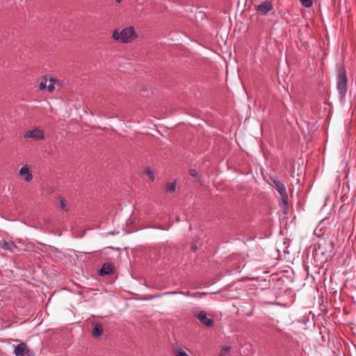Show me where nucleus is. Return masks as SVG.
Segmentation results:
<instances>
[{
	"mask_svg": "<svg viewBox=\"0 0 356 356\" xmlns=\"http://www.w3.org/2000/svg\"><path fill=\"white\" fill-rule=\"evenodd\" d=\"M138 37L134 26H127L122 30L116 29L113 31L111 38L121 43H129Z\"/></svg>",
	"mask_w": 356,
	"mask_h": 356,
	"instance_id": "obj_1",
	"label": "nucleus"
},
{
	"mask_svg": "<svg viewBox=\"0 0 356 356\" xmlns=\"http://www.w3.org/2000/svg\"><path fill=\"white\" fill-rule=\"evenodd\" d=\"M274 187L277 190L280 195V205L284 209L288 207V194L284 185L279 180L273 179Z\"/></svg>",
	"mask_w": 356,
	"mask_h": 356,
	"instance_id": "obj_2",
	"label": "nucleus"
},
{
	"mask_svg": "<svg viewBox=\"0 0 356 356\" xmlns=\"http://www.w3.org/2000/svg\"><path fill=\"white\" fill-rule=\"evenodd\" d=\"M193 314L202 325L207 327H212L213 325V321L208 318V315L204 311H198L197 309L193 310Z\"/></svg>",
	"mask_w": 356,
	"mask_h": 356,
	"instance_id": "obj_3",
	"label": "nucleus"
},
{
	"mask_svg": "<svg viewBox=\"0 0 356 356\" xmlns=\"http://www.w3.org/2000/svg\"><path fill=\"white\" fill-rule=\"evenodd\" d=\"M24 138H31L34 140H40L44 138V132L40 128H34L29 130L24 134Z\"/></svg>",
	"mask_w": 356,
	"mask_h": 356,
	"instance_id": "obj_4",
	"label": "nucleus"
},
{
	"mask_svg": "<svg viewBox=\"0 0 356 356\" xmlns=\"http://www.w3.org/2000/svg\"><path fill=\"white\" fill-rule=\"evenodd\" d=\"M337 88L339 93L344 95L347 90V79L344 72L338 76Z\"/></svg>",
	"mask_w": 356,
	"mask_h": 356,
	"instance_id": "obj_5",
	"label": "nucleus"
},
{
	"mask_svg": "<svg viewBox=\"0 0 356 356\" xmlns=\"http://www.w3.org/2000/svg\"><path fill=\"white\" fill-rule=\"evenodd\" d=\"M114 272V266L111 263H105L102 265L99 270V275L100 276H105L107 275L113 274Z\"/></svg>",
	"mask_w": 356,
	"mask_h": 356,
	"instance_id": "obj_6",
	"label": "nucleus"
},
{
	"mask_svg": "<svg viewBox=\"0 0 356 356\" xmlns=\"http://www.w3.org/2000/svg\"><path fill=\"white\" fill-rule=\"evenodd\" d=\"M19 175L26 181H31L33 179V175L27 165H24L20 168Z\"/></svg>",
	"mask_w": 356,
	"mask_h": 356,
	"instance_id": "obj_7",
	"label": "nucleus"
},
{
	"mask_svg": "<svg viewBox=\"0 0 356 356\" xmlns=\"http://www.w3.org/2000/svg\"><path fill=\"white\" fill-rule=\"evenodd\" d=\"M273 8V5L270 1H266L257 6V10L261 15H266L268 11Z\"/></svg>",
	"mask_w": 356,
	"mask_h": 356,
	"instance_id": "obj_8",
	"label": "nucleus"
},
{
	"mask_svg": "<svg viewBox=\"0 0 356 356\" xmlns=\"http://www.w3.org/2000/svg\"><path fill=\"white\" fill-rule=\"evenodd\" d=\"M30 350L27 348L26 345L22 342L17 345L14 350L15 356H24V354H29Z\"/></svg>",
	"mask_w": 356,
	"mask_h": 356,
	"instance_id": "obj_9",
	"label": "nucleus"
},
{
	"mask_svg": "<svg viewBox=\"0 0 356 356\" xmlns=\"http://www.w3.org/2000/svg\"><path fill=\"white\" fill-rule=\"evenodd\" d=\"M103 333V327L102 325L99 323H95L94 324L92 330V334L94 337H100Z\"/></svg>",
	"mask_w": 356,
	"mask_h": 356,
	"instance_id": "obj_10",
	"label": "nucleus"
},
{
	"mask_svg": "<svg viewBox=\"0 0 356 356\" xmlns=\"http://www.w3.org/2000/svg\"><path fill=\"white\" fill-rule=\"evenodd\" d=\"M144 174L147 177V178L153 181L154 180V173L149 167H145L144 169Z\"/></svg>",
	"mask_w": 356,
	"mask_h": 356,
	"instance_id": "obj_11",
	"label": "nucleus"
},
{
	"mask_svg": "<svg viewBox=\"0 0 356 356\" xmlns=\"http://www.w3.org/2000/svg\"><path fill=\"white\" fill-rule=\"evenodd\" d=\"M1 247L6 250H13V247L14 246V244L10 242H8L6 241H3L2 243H1Z\"/></svg>",
	"mask_w": 356,
	"mask_h": 356,
	"instance_id": "obj_12",
	"label": "nucleus"
},
{
	"mask_svg": "<svg viewBox=\"0 0 356 356\" xmlns=\"http://www.w3.org/2000/svg\"><path fill=\"white\" fill-rule=\"evenodd\" d=\"M47 77L46 76H42L39 83L40 90H43L47 89Z\"/></svg>",
	"mask_w": 356,
	"mask_h": 356,
	"instance_id": "obj_13",
	"label": "nucleus"
},
{
	"mask_svg": "<svg viewBox=\"0 0 356 356\" xmlns=\"http://www.w3.org/2000/svg\"><path fill=\"white\" fill-rule=\"evenodd\" d=\"M56 79L51 77L49 80V84L47 86V89L49 92H52L54 90Z\"/></svg>",
	"mask_w": 356,
	"mask_h": 356,
	"instance_id": "obj_14",
	"label": "nucleus"
},
{
	"mask_svg": "<svg viewBox=\"0 0 356 356\" xmlns=\"http://www.w3.org/2000/svg\"><path fill=\"white\" fill-rule=\"evenodd\" d=\"M229 352H230V347L224 346L220 350V352L218 354V356H227L229 354Z\"/></svg>",
	"mask_w": 356,
	"mask_h": 356,
	"instance_id": "obj_15",
	"label": "nucleus"
},
{
	"mask_svg": "<svg viewBox=\"0 0 356 356\" xmlns=\"http://www.w3.org/2000/svg\"><path fill=\"white\" fill-rule=\"evenodd\" d=\"M174 353L175 356H189L182 348H175Z\"/></svg>",
	"mask_w": 356,
	"mask_h": 356,
	"instance_id": "obj_16",
	"label": "nucleus"
},
{
	"mask_svg": "<svg viewBox=\"0 0 356 356\" xmlns=\"http://www.w3.org/2000/svg\"><path fill=\"white\" fill-rule=\"evenodd\" d=\"M59 203H60V208L67 211H68V207L67 205V203H66V201L61 197H59Z\"/></svg>",
	"mask_w": 356,
	"mask_h": 356,
	"instance_id": "obj_17",
	"label": "nucleus"
},
{
	"mask_svg": "<svg viewBox=\"0 0 356 356\" xmlns=\"http://www.w3.org/2000/svg\"><path fill=\"white\" fill-rule=\"evenodd\" d=\"M177 183L172 182L166 186V191L168 192H174L176 190Z\"/></svg>",
	"mask_w": 356,
	"mask_h": 356,
	"instance_id": "obj_18",
	"label": "nucleus"
},
{
	"mask_svg": "<svg viewBox=\"0 0 356 356\" xmlns=\"http://www.w3.org/2000/svg\"><path fill=\"white\" fill-rule=\"evenodd\" d=\"M302 6L306 8H309L312 6L313 0H300Z\"/></svg>",
	"mask_w": 356,
	"mask_h": 356,
	"instance_id": "obj_19",
	"label": "nucleus"
},
{
	"mask_svg": "<svg viewBox=\"0 0 356 356\" xmlns=\"http://www.w3.org/2000/svg\"><path fill=\"white\" fill-rule=\"evenodd\" d=\"M207 294V292H202V293H193V298H202L203 296H206Z\"/></svg>",
	"mask_w": 356,
	"mask_h": 356,
	"instance_id": "obj_20",
	"label": "nucleus"
},
{
	"mask_svg": "<svg viewBox=\"0 0 356 356\" xmlns=\"http://www.w3.org/2000/svg\"><path fill=\"white\" fill-rule=\"evenodd\" d=\"M189 175L193 177H198V172L195 169H191L189 170Z\"/></svg>",
	"mask_w": 356,
	"mask_h": 356,
	"instance_id": "obj_21",
	"label": "nucleus"
},
{
	"mask_svg": "<svg viewBox=\"0 0 356 356\" xmlns=\"http://www.w3.org/2000/svg\"><path fill=\"white\" fill-rule=\"evenodd\" d=\"M181 293L185 296L193 297V293H191L189 291H188L186 293H184V292H181Z\"/></svg>",
	"mask_w": 356,
	"mask_h": 356,
	"instance_id": "obj_22",
	"label": "nucleus"
},
{
	"mask_svg": "<svg viewBox=\"0 0 356 356\" xmlns=\"http://www.w3.org/2000/svg\"><path fill=\"white\" fill-rule=\"evenodd\" d=\"M115 1H116V2H118V3H120V2L122 1V0H115Z\"/></svg>",
	"mask_w": 356,
	"mask_h": 356,
	"instance_id": "obj_23",
	"label": "nucleus"
}]
</instances>
